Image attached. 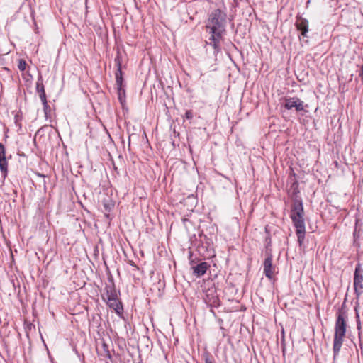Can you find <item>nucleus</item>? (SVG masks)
Segmentation results:
<instances>
[{
  "label": "nucleus",
  "instance_id": "nucleus-14",
  "mask_svg": "<svg viewBox=\"0 0 363 363\" xmlns=\"http://www.w3.org/2000/svg\"><path fill=\"white\" fill-rule=\"evenodd\" d=\"M114 62L116 66L117 67L116 71L122 70V57L120 52H117Z\"/></svg>",
  "mask_w": 363,
  "mask_h": 363
},
{
  "label": "nucleus",
  "instance_id": "nucleus-5",
  "mask_svg": "<svg viewBox=\"0 0 363 363\" xmlns=\"http://www.w3.org/2000/svg\"><path fill=\"white\" fill-rule=\"evenodd\" d=\"M284 107L287 110H291L293 108L296 111H302L304 110L303 101L298 97H286L284 99Z\"/></svg>",
  "mask_w": 363,
  "mask_h": 363
},
{
  "label": "nucleus",
  "instance_id": "nucleus-12",
  "mask_svg": "<svg viewBox=\"0 0 363 363\" xmlns=\"http://www.w3.org/2000/svg\"><path fill=\"white\" fill-rule=\"evenodd\" d=\"M106 291V297L105 298H116L118 297V292L116 290L115 286L113 284H107L105 287Z\"/></svg>",
  "mask_w": 363,
  "mask_h": 363
},
{
  "label": "nucleus",
  "instance_id": "nucleus-15",
  "mask_svg": "<svg viewBox=\"0 0 363 363\" xmlns=\"http://www.w3.org/2000/svg\"><path fill=\"white\" fill-rule=\"evenodd\" d=\"M26 65H27V63L24 60L20 59L18 60V67L21 71H24L26 68Z\"/></svg>",
  "mask_w": 363,
  "mask_h": 363
},
{
  "label": "nucleus",
  "instance_id": "nucleus-9",
  "mask_svg": "<svg viewBox=\"0 0 363 363\" xmlns=\"http://www.w3.org/2000/svg\"><path fill=\"white\" fill-rule=\"evenodd\" d=\"M210 267V265L206 262H202L196 265L191 264V269L193 270V274L196 275L197 277H201L206 272L207 269Z\"/></svg>",
  "mask_w": 363,
  "mask_h": 363
},
{
  "label": "nucleus",
  "instance_id": "nucleus-16",
  "mask_svg": "<svg viewBox=\"0 0 363 363\" xmlns=\"http://www.w3.org/2000/svg\"><path fill=\"white\" fill-rule=\"evenodd\" d=\"M42 104L43 105V110H44L45 115V116H47L48 112L50 110V106L48 105L47 100L42 101Z\"/></svg>",
  "mask_w": 363,
  "mask_h": 363
},
{
  "label": "nucleus",
  "instance_id": "nucleus-1",
  "mask_svg": "<svg viewBox=\"0 0 363 363\" xmlns=\"http://www.w3.org/2000/svg\"><path fill=\"white\" fill-rule=\"evenodd\" d=\"M226 18V13L219 9H215L209 15L206 28L210 30L211 36L208 44L213 48L215 52L220 50V41L225 32Z\"/></svg>",
  "mask_w": 363,
  "mask_h": 363
},
{
  "label": "nucleus",
  "instance_id": "nucleus-22",
  "mask_svg": "<svg viewBox=\"0 0 363 363\" xmlns=\"http://www.w3.org/2000/svg\"><path fill=\"white\" fill-rule=\"evenodd\" d=\"M292 187L296 188L298 186V184L296 182H294L292 186Z\"/></svg>",
  "mask_w": 363,
  "mask_h": 363
},
{
  "label": "nucleus",
  "instance_id": "nucleus-10",
  "mask_svg": "<svg viewBox=\"0 0 363 363\" xmlns=\"http://www.w3.org/2000/svg\"><path fill=\"white\" fill-rule=\"evenodd\" d=\"M104 301H106L107 305L112 309H113L117 314H121L123 312V306L122 303L118 299V298H105V297H103Z\"/></svg>",
  "mask_w": 363,
  "mask_h": 363
},
{
  "label": "nucleus",
  "instance_id": "nucleus-20",
  "mask_svg": "<svg viewBox=\"0 0 363 363\" xmlns=\"http://www.w3.org/2000/svg\"><path fill=\"white\" fill-rule=\"evenodd\" d=\"M266 242H267V252H271V250L268 249L269 245L271 244V238L270 237H268V238H266Z\"/></svg>",
  "mask_w": 363,
  "mask_h": 363
},
{
  "label": "nucleus",
  "instance_id": "nucleus-21",
  "mask_svg": "<svg viewBox=\"0 0 363 363\" xmlns=\"http://www.w3.org/2000/svg\"><path fill=\"white\" fill-rule=\"evenodd\" d=\"M118 99L122 103L123 95H125V92L123 93V91H119V90H118Z\"/></svg>",
  "mask_w": 363,
  "mask_h": 363
},
{
  "label": "nucleus",
  "instance_id": "nucleus-2",
  "mask_svg": "<svg viewBox=\"0 0 363 363\" xmlns=\"http://www.w3.org/2000/svg\"><path fill=\"white\" fill-rule=\"evenodd\" d=\"M303 214L302 201L300 199H295L291 206L290 217L296 228V234L299 246L302 245L306 234Z\"/></svg>",
  "mask_w": 363,
  "mask_h": 363
},
{
  "label": "nucleus",
  "instance_id": "nucleus-6",
  "mask_svg": "<svg viewBox=\"0 0 363 363\" xmlns=\"http://www.w3.org/2000/svg\"><path fill=\"white\" fill-rule=\"evenodd\" d=\"M266 258L264 261V274L269 279L273 278L275 268L272 265V255L270 252H266Z\"/></svg>",
  "mask_w": 363,
  "mask_h": 363
},
{
  "label": "nucleus",
  "instance_id": "nucleus-8",
  "mask_svg": "<svg viewBox=\"0 0 363 363\" xmlns=\"http://www.w3.org/2000/svg\"><path fill=\"white\" fill-rule=\"evenodd\" d=\"M295 26L301 34L303 37H306L308 31V21L301 17H297Z\"/></svg>",
  "mask_w": 363,
  "mask_h": 363
},
{
  "label": "nucleus",
  "instance_id": "nucleus-3",
  "mask_svg": "<svg viewBox=\"0 0 363 363\" xmlns=\"http://www.w3.org/2000/svg\"><path fill=\"white\" fill-rule=\"evenodd\" d=\"M347 313L341 308L337 313V319L335 325V335L333 340L334 356L339 354L345 336L347 328Z\"/></svg>",
  "mask_w": 363,
  "mask_h": 363
},
{
  "label": "nucleus",
  "instance_id": "nucleus-17",
  "mask_svg": "<svg viewBox=\"0 0 363 363\" xmlns=\"http://www.w3.org/2000/svg\"><path fill=\"white\" fill-rule=\"evenodd\" d=\"M211 306L217 307L219 306V299L217 296H213L212 298V301L210 303Z\"/></svg>",
  "mask_w": 363,
  "mask_h": 363
},
{
  "label": "nucleus",
  "instance_id": "nucleus-13",
  "mask_svg": "<svg viewBox=\"0 0 363 363\" xmlns=\"http://www.w3.org/2000/svg\"><path fill=\"white\" fill-rule=\"evenodd\" d=\"M115 75L117 89L119 90V91H123L124 93L125 89L123 86V78L122 70L116 71Z\"/></svg>",
  "mask_w": 363,
  "mask_h": 363
},
{
  "label": "nucleus",
  "instance_id": "nucleus-4",
  "mask_svg": "<svg viewBox=\"0 0 363 363\" xmlns=\"http://www.w3.org/2000/svg\"><path fill=\"white\" fill-rule=\"evenodd\" d=\"M354 288L357 296L363 293V275L360 264H357L354 274Z\"/></svg>",
  "mask_w": 363,
  "mask_h": 363
},
{
  "label": "nucleus",
  "instance_id": "nucleus-19",
  "mask_svg": "<svg viewBox=\"0 0 363 363\" xmlns=\"http://www.w3.org/2000/svg\"><path fill=\"white\" fill-rule=\"evenodd\" d=\"M194 117V114L191 110H188L186 111L185 118L188 120L192 119Z\"/></svg>",
  "mask_w": 363,
  "mask_h": 363
},
{
  "label": "nucleus",
  "instance_id": "nucleus-18",
  "mask_svg": "<svg viewBox=\"0 0 363 363\" xmlns=\"http://www.w3.org/2000/svg\"><path fill=\"white\" fill-rule=\"evenodd\" d=\"M205 363H215L213 357L209 354H204Z\"/></svg>",
  "mask_w": 363,
  "mask_h": 363
},
{
  "label": "nucleus",
  "instance_id": "nucleus-7",
  "mask_svg": "<svg viewBox=\"0 0 363 363\" xmlns=\"http://www.w3.org/2000/svg\"><path fill=\"white\" fill-rule=\"evenodd\" d=\"M0 170L5 178L8 172V162L6 159L5 147L0 143Z\"/></svg>",
  "mask_w": 363,
  "mask_h": 363
},
{
  "label": "nucleus",
  "instance_id": "nucleus-11",
  "mask_svg": "<svg viewBox=\"0 0 363 363\" xmlns=\"http://www.w3.org/2000/svg\"><path fill=\"white\" fill-rule=\"evenodd\" d=\"M36 91L39 94V97L40 99V101H45L47 100L45 86L43 84V80L41 76H40L38 78L37 82H36Z\"/></svg>",
  "mask_w": 363,
  "mask_h": 363
}]
</instances>
